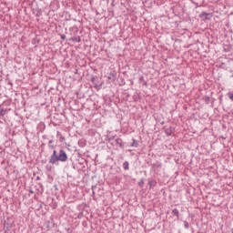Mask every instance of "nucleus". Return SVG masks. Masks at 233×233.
I'll return each mask as SVG.
<instances>
[{
	"label": "nucleus",
	"instance_id": "4468645a",
	"mask_svg": "<svg viewBox=\"0 0 233 233\" xmlns=\"http://www.w3.org/2000/svg\"><path fill=\"white\" fill-rule=\"evenodd\" d=\"M112 77H114V74H109L108 79H112Z\"/></svg>",
	"mask_w": 233,
	"mask_h": 233
},
{
	"label": "nucleus",
	"instance_id": "39448f33",
	"mask_svg": "<svg viewBox=\"0 0 233 233\" xmlns=\"http://www.w3.org/2000/svg\"><path fill=\"white\" fill-rule=\"evenodd\" d=\"M78 145H79V147H86V139H79Z\"/></svg>",
	"mask_w": 233,
	"mask_h": 233
},
{
	"label": "nucleus",
	"instance_id": "9d476101",
	"mask_svg": "<svg viewBox=\"0 0 233 233\" xmlns=\"http://www.w3.org/2000/svg\"><path fill=\"white\" fill-rule=\"evenodd\" d=\"M131 147H138V141L133 138V142L131 143Z\"/></svg>",
	"mask_w": 233,
	"mask_h": 233
},
{
	"label": "nucleus",
	"instance_id": "dca6fc26",
	"mask_svg": "<svg viewBox=\"0 0 233 233\" xmlns=\"http://www.w3.org/2000/svg\"><path fill=\"white\" fill-rule=\"evenodd\" d=\"M52 143H54V139H49V145H51Z\"/></svg>",
	"mask_w": 233,
	"mask_h": 233
},
{
	"label": "nucleus",
	"instance_id": "f3484780",
	"mask_svg": "<svg viewBox=\"0 0 233 233\" xmlns=\"http://www.w3.org/2000/svg\"><path fill=\"white\" fill-rule=\"evenodd\" d=\"M66 36L65 35H61V38H62V39H66Z\"/></svg>",
	"mask_w": 233,
	"mask_h": 233
},
{
	"label": "nucleus",
	"instance_id": "ddd939ff",
	"mask_svg": "<svg viewBox=\"0 0 233 233\" xmlns=\"http://www.w3.org/2000/svg\"><path fill=\"white\" fill-rule=\"evenodd\" d=\"M184 227L186 228H189V224H188V222H187V220H184Z\"/></svg>",
	"mask_w": 233,
	"mask_h": 233
},
{
	"label": "nucleus",
	"instance_id": "0eeeda50",
	"mask_svg": "<svg viewBox=\"0 0 233 233\" xmlns=\"http://www.w3.org/2000/svg\"><path fill=\"white\" fill-rule=\"evenodd\" d=\"M203 101H205L206 104L208 105V103L210 102V97L209 96H204V97H202Z\"/></svg>",
	"mask_w": 233,
	"mask_h": 233
},
{
	"label": "nucleus",
	"instance_id": "9b49d317",
	"mask_svg": "<svg viewBox=\"0 0 233 233\" xmlns=\"http://www.w3.org/2000/svg\"><path fill=\"white\" fill-rule=\"evenodd\" d=\"M172 213L174 214V216H179L178 209H173Z\"/></svg>",
	"mask_w": 233,
	"mask_h": 233
},
{
	"label": "nucleus",
	"instance_id": "6e6552de",
	"mask_svg": "<svg viewBox=\"0 0 233 233\" xmlns=\"http://www.w3.org/2000/svg\"><path fill=\"white\" fill-rule=\"evenodd\" d=\"M123 167L125 168V170H128V168H129V163H128V161H124V163H123Z\"/></svg>",
	"mask_w": 233,
	"mask_h": 233
},
{
	"label": "nucleus",
	"instance_id": "f03ea898",
	"mask_svg": "<svg viewBox=\"0 0 233 233\" xmlns=\"http://www.w3.org/2000/svg\"><path fill=\"white\" fill-rule=\"evenodd\" d=\"M200 17L203 19H210L212 17L211 14H208L207 12H201Z\"/></svg>",
	"mask_w": 233,
	"mask_h": 233
},
{
	"label": "nucleus",
	"instance_id": "2eb2a0df",
	"mask_svg": "<svg viewBox=\"0 0 233 233\" xmlns=\"http://www.w3.org/2000/svg\"><path fill=\"white\" fill-rule=\"evenodd\" d=\"M46 168H47V170H52V167L49 165H46Z\"/></svg>",
	"mask_w": 233,
	"mask_h": 233
},
{
	"label": "nucleus",
	"instance_id": "7ed1b4c3",
	"mask_svg": "<svg viewBox=\"0 0 233 233\" xmlns=\"http://www.w3.org/2000/svg\"><path fill=\"white\" fill-rule=\"evenodd\" d=\"M115 141H116V145H119V147H120L121 148L124 147L123 139H121V137H116V139H115Z\"/></svg>",
	"mask_w": 233,
	"mask_h": 233
},
{
	"label": "nucleus",
	"instance_id": "6ab92c4d",
	"mask_svg": "<svg viewBox=\"0 0 233 233\" xmlns=\"http://www.w3.org/2000/svg\"><path fill=\"white\" fill-rule=\"evenodd\" d=\"M232 233H233V229H232Z\"/></svg>",
	"mask_w": 233,
	"mask_h": 233
},
{
	"label": "nucleus",
	"instance_id": "f257e3e1",
	"mask_svg": "<svg viewBox=\"0 0 233 233\" xmlns=\"http://www.w3.org/2000/svg\"><path fill=\"white\" fill-rule=\"evenodd\" d=\"M68 155L66 154V150L64 148H61L59 150V154H57L56 150L53 151V154H51L49 158V163H52L55 165L57 161H67Z\"/></svg>",
	"mask_w": 233,
	"mask_h": 233
},
{
	"label": "nucleus",
	"instance_id": "20e7f679",
	"mask_svg": "<svg viewBox=\"0 0 233 233\" xmlns=\"http://www.w3.org/2000/svg\"><path fill=\"white\" fill-rule=\"evenodd\" d=\"M148 185L150 186V188H153L157 185L156 179H149Z\"/></svg>",
	"mask_w": 233,
	"mask_h": 233
},
{
	"label": "nucleus",
	"instance_id": "a211bd4d",
	"mask_svg": "<svg viewBox=\"0 0 233 233\" xmlns=\"http://www.w3.org/2000/svg\"><path fill=\"white\" fill-rule=\"evenodd\" d=\"M167 134H171V132H169V130H167Z\"/></svg>",
	"mask_w": 233,
	"mask_h": 233
},
{
	"label": "nucleus",
	"instance_id": "423d86ee",
	"mask_svg": "<svg viewBox=\"0 0 233 233\" xmlns=\"http://www.w3.org/2000/svg\"><path fill=\"white\" fill-rule=\"evenodd\" d=\"M154 168H162V163L157 161V163H153Z\"/></svg>",
	"mask_w": 233,
	"mask_h": 233
},
{
	"label": "nucleus",
	"instance_id": "f8f14e48",
	"mask_svg": "<svg viewBox=\"0 0 233 233\" xmlns=\"http://www.w3.org/2000/svg\"><path fill=\"white\" fill-rule=\"evenodd\" d=\"M229 99H231V101H233V92H228V94Z\"/></svg>",
	"mask_w": 233,
	"mask_h": 233
},
{
	"label": "nucleus",
	"instance_id": "1a4fd4ad",
	"mask_svg": "<svg viewBox=\"0 0 233 233\" xmlns=\"http://www.w3.org/2000/svg\"><path fill=\"white\" fill-rule=\"evenodd\" d=\"M72 41H75L76 43H80V41H81L80 35H77L76 37H72Z\"/></svg>",
	"mask_w": 233,
	"mask_h": 233
}]
</instances>
